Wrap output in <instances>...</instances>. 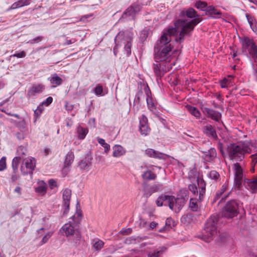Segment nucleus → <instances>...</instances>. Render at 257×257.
Instances as JSON below:
<instances>
[{
	"label": "nucleus",
	"instance_id": "1",
	"mask_svg": "<svg viewBox=\"0 0 257 257\" xmlns=\"http://www.w3.org/2000/svg\"><path fill=\"white\" fill-rule=\"evenodd\" d=\"M179 16L181 18L187 17L192 19L191 21L178 19L175 21L176 27H181L182 30L180 31L179 36L176 38V41L179 43L183 42L185 35H189L192 32L195 27L201 21L200 16L192 8H183L179 10Z\"/></svg>",
	"mask_w": 257,
	"mask_h": 257
},
{
	"label": "nucleus",
	"instance_id": "2",
	"mask_svg": "<svg viewBox=\"0 0 257 257\" xmlns=\"http://www.w3.org/2000/svg\"><path fill=\"white\" fill-rule=\"evenodd\" d=\"M158 48L154 47V59L153 64V71L157 77H162L170 70L171 67L169 63L171 61L172 53L169 46H166L165 50L162 46L159 45Z\"/></svg>",
	"mask_w": 257,
	"mask_h": 257
},
{
	"label": "nucleus",
	"instance_id": "3",
	"mask_svg": "<svg viewBox=\"0 0 257 257\" xmlns=\"http://www.w3.org/2000/svg\"><path fill=\"white\" fill-rule=\"evenodd\" d=\"M227 150L230 160L235 161H242L252 151L249 143L245 141L230 144Z\"/></svg>",
	"mask_w": 257,
	"mask_h": 257
},
{
	"label": "nucleus",
	"instance_id": "4",
	"mask_svg": "<svg viewBox=\"0 0 257 257\" xmlns=\"http://www.w3.org/2000/svg\"><path fill=\"white\" fill-rule=\"evenodd\" d=\"M81 211H76L75 214L72 217V222L69 221L65 223L60 229V231L65 233L67 237L73 236L75 238L76 241L80 240L81 234L79 231L75 228L74 224L79 223L81 220Z\"/></svg>",
	"mask_w": 257,
	"mask_h": 257
},
{
	"label": "nucleus",
	"instance_id": "5",
	"mask_svg": "<svg viewBox=\"0 0 257 257\" xmlns=\"http://www.w3.org/2000/svg\"><path fill=\"white\" fill-rule=\"evenodd\" d=\"M175 27H170L166 31H163V34L160 38V39L156 42L155 46L158 48V46L160 45L162 46V48H164L165 47L169 46L170 49V52L172 53L173 46L171 44L172 36H174L177 32L178 30L180 29L182 30L181 27H176L175 25V22L174 23Z\"/></svg>",
	"mask_w": 257,
	"mask_h": 257
},
{
	"label": "nucleus",
	"instance_id": "6",
	"mask_svg": "<svg viewBox=\"0 0 257 257\" xmlns=\"http://www.w3.org/2000/svg\"><path fill=\"white\" fill-rule=\"evenodd\" d=\"M198 185L199 186V197L198 198L194 197H191L190 199L189 207L190 209L194 212L197 211L200 206V202L203 199L205 194L206 184L202 179L198 180Z\"/></svg>",
	"mask_w": 257,
	"mask_h": 257
},
{
	"label": "nucleus",
	"instance_id": "7",
	"mask_svg": "<svg viewBox=\"0 0 257 257\" xmlns=\"http://www.w3.org/2000/svg\"><path fill=\"white\" fill-rule=\"evenodd\" d=\"M238 206V203L234 200L227 201L222 208V216L228 219L236 216L239 213Z\"/></svg>",
	"mask_w": 257,
	"mask_h": 257
},
{
	"label": "nucleus",
	"instance_id": "8",
	"mask_svg": "<svg viewBox=\"0 0 257 257\" xmlns=\"http://www.w3.org/2000/svg\"><path fill=\"white\" fill-rule=\"evenodd\" d=\"M218 218L217 215L211 216L205 224L203 234L208 238H211L217 233V224Z\"/></svg>",
	"mask_w": 257,
	"mask_h": 257
},
{
	"label": "nucleus",
	"instance_id": "9",
	"mask_svg": "<svg viewBox=\"0 0 257 257\" xmlns=\"http://www.w3.org/2000/svg\"><path fill=\"white\" fill-rule=\"evenodd\" d=\"M189 198L188 195H185L183 198L170 197L168 199V206L175 212H178L185 204Z\"/></svg>",
	"mask_w": 257,
	"mask_h": 257
},
{
	"label": "nucleus",
	"instance_id": "10",
	"mask_svg": "<svg viewBox=\"0 0 257 257\" xmlns=\"http://www.w3.org/2000/svg\"><path fill=\"white\" fill-rule=\"evenodd\" d=\"M36 167V160L35 158H27L23 160V164L21 167L22 173L24 175L28 174H32Z\"/></svg>",
	"mask_w": 257,
	"mask_h": 257
},
{
	"label": "nucleus",
	"instance_id": "11",
	"mask_svg": "<svg viewBox=\"0 0 257 257\" xmlns=\"http://www.w3.org/2000/svg\"><path fill=\"white\" fill-rule=\"evenodd\" d=\"M71 197V190L68 188L65 189L62 192L63 215L67 214L69 211Z\"/></svg>",
	"mask_w": 257,
	"mask_h": 257
},
{
	"label": "nucleus",
	"instance_id": "12",
	"mask_svg": "<svg viewBox=\"0 0 257 257\" xmlns=\"http://www.w3.org/2000/svg\"><path fill=\"white\" fill-rule=\"evenodd\" d=\"M122 39V43L125 44L124 49L126 54L130 55L131 53V45L132 38L130 36H124V32H119L115 38V42H116L118 40Z\"/></svg>",
	"mask_w": 257,
	"mask_h": 257
},
{
	"label": "nucleus",
	"instance_id": "13",
	"mask_svg": "<svg viewBox=\"0 0 257 257\" xmlns=\"http://www.w3.org/2000/svg\"><path fill=\"white\" fill-rule=\"evenodd\" d=\"M201 109L204 114L207 117L216 122H219L221 119V114L219 111L207 107H201Z\"/></svg>",
	"mask_w": 257,
	"mask_h": 257
},
{
	"label": "nucleus",
	"instance_id": "14",
	"mask_svg": "<svg viewBox=\"0 0 257 257\" xmlns=\"http://www.w3.org/2000/svg\"><path fill=\"white\" fill-rule=\"evenodd\" d=\"M139 130L142 135L145 136L149 134L151 128L149 126L148 120L147 117L142 114L139 118Z\"/></svg>",
	"mask_w": 257,
	"mask_h": 257
},
{
	"label": "nucleus",
	"instance_id": "15",
	"mask_svg": "<svg viewBox=\"0 0 257 257\" xmlns=\"http://www.w3.org/2000/svg\"><path fill=\"white\" fill-rule=\"evenodd\" d=\"M243 185L252 193H255L257 190V176L253 177L251 179H244Z\"/></svg>",
	"mask_w": 257,
	"mask_h": 257
},
{
	"label": "nucleus",
	"instance_id": "16",
	"mask_svg": "<svg viewBox=\"0 0 257 257\" xmlns=\"http://www.w3.org/2000/svg\"><path fill=\"white\" fill-rule=\"evenodd\" d=\"M141 9L140 5L136 3L133 4L126 9L123 15L131 17L132 19H134L136 15L140 11Z\"/></svg>",
	"mask_w": 257,
	"mask_h": 257
},
{
	"label": "nucleus",
	"instance_id": "17",
	"mask_svg": "<svg viewBox=\"0 0 257 257\" xmlns=\"http://www.w3.org/2000/svg\"><path fill=\"white\" fill-rule=\"evenodd\" d=\"M202 132L207 137L214 140L218 139L216 132L214 127L211 124H207L202 128Z\"/></svg>",
	"mask_w": 257,
	"mask_h": 257
},
{
	"label": "nucleus",
	"instance_id": "18",
	"mask_svg": "<svg viewBox=\"0 0 257 257\" xmlns=\"http://www.w3.org/2000/svg\"><path fill=\"white\" fill-rule=\"evenodd\" d=\"M245 17L247 19V22L249 25L250 28L252 31L257 34V21L254 16L252 15L246 13L245 14Z\"/></svg>",
	"mask_w": 257,
	"mask_h": 257
},
{
	"label": "nucleus",
	"instance_id": "19",
	"mask_svg": "<svg viewBox=\"0 0 257 257\" xmlns=\"http://www.w3.org/2000/svg\"><path fill=\"white\" fill-rule=\"evenodd\" d=\"M204 11L213 18H220L221 15V12L212 6L207 7Z\"/></svg>",
	"mask_w": 257,
	"mask_h": 257
},
{
	"label": "nucleus",
	"instance_id": "20",
	"mask_svg": "<svg viewBox=\"0 0 257 257\" xmlns=\"http://www.w3.org/2000/svg\"><path fill=\"white\" fill-rule=\"evenodd\" d=\"M146 94L147 95L146 98L147 107L150 111L154 112L156 110V105L155 104L154 100L151 96V93L150 90H149V91H147L146 92Z\"/></svg>",
	"mask_w": 257,
	"mask_h": 257
},
{
	"label": "nucleus",
	"instance_id": "21",
	"mask_svg": "<svg viewBox=\"0 0 257 257\" xmlns=\"http://www.w3.org/2000/svg\"><path fill=\"white\" fill-rule=\"evenodd\" d=\"M78 166L81 170L87 172L91 169V163L85 158L79 162Z\"/></svg>",
	"mask_w": 257,
	"mask_h": 257
},
{
	"label": "nucleus",
	"instance_id": "22",
	"mask_svg": "<svg viewBox=\"0 0 257 257\" xmlns=\"http://www.w3.org/2000/svg\"><path fill=\"white\" fill-rule=\"evenodd\" d=\"M228 183H225L223 184L219 190H218L213 199L212 203H215L217 200L220 198L223 194L228 189Z\"/></svg>",
	"mask_w": 257,
	"mask_h": 257
},
{
	"label": "nucleus",
	"instance_id": "23",
	"mask_svg": "<svg viewBox=\"0 0 257 257\" xmlns=\"http://www.w3.org/2000/svg\"><path fill=\"white\" fill-rule=\"evenodd\" d=\"M217 153L213 148H210L207 152H205L204 155V159L207 162L212 161L216 157Z\"/></svg>",
	"mask_w": 257,
	"mask_h": 257
},
{
	"label": "nucleus",
	"instance_id": "24",
	"mask_svg": "<svg viewBox=\"0 0 257 257\" xmlns=\"http://www.w3.org/2000/svg\"><path fill=\"white\" fill-rule=\"evenodd\" d=\"M145 154L149 157L159 159H163L162 155H164L162 153L156 151L152 149H147L145 151Z\"/></svg>",
	"mask_w": 257,
	"mask_h": 257
},
{
	"label": "nucleus",
	"instance_id": "25",
	"mask_svg": "<svg viewBox=\"0 0 257 257\" xmlns=\"http://www.w3.org/2000/svg\"><path fill=\"white\" fill-rule=\"evenodd\" d=\"M44 89V86L41 84H36L33 85L28 92V95L29 96H33L37 93H40L42 92Z\"/></svg>",
	"mask_w": 257,
	"mask_h": 257
},
{
	"label": "nucleus",
	"instance_id": "26",
	"mask_svg": "<svg viewBox=\"0 0 257 257\" xmlns=\"http://www.w3.org/2000/svg\"><path fill=\"white\" fill-rule=\"evenodd\" d=\"M170 197H174L172 195H162L159 196L157 200L156 203L158 207L162 206L163 205H168V199Z\"/></svg>",
	"mask_w": 257,
	"mask_h": 257
},
{
	"label": "nucleus",
	"instance_id": "27",
	"mask_svg": "<svg viewBox=\"0 0 257 257\" xmlns=\"http://www.w3.org/2000/svg\"><path fill=\"white\" fill-rule=\"evenodd\" d=\"M186 108L188 112L197 119L200 118L201 114L197 108L188 104L186 106Z\"/></svg>",
	"mask_w": 257,
	"mask_h": 257
},
{
	"label": "nucleus",
	"instance_id": "28",
	"mask_svg": "<svg viewBox=\"0 0 257 257\" xmlns=\"http://www.w3.org/2000/svg\"><path fill=\"white\" fill-rule=\"evenodd\" d=\"M47 184L44 181L39 182V186L35 189L37 193L41 195H44L47 191Z\"/></svg>",
	"mask_w": 257,
	"mask_h": 257
},
{
	"label": "nucleus",
	"instance_id": "29",
	"mask_svg": "<svg viewBox=\"0 0 257 257\" xmlns=\"http://www.w3.org/2000/svg\"><path fill=\"white\" fill-rule=\"evenodd\" d=\"M30 4V0H19L17 2L13 4L11 7L10 10L17 9L21 8L25 6H28Z\"/></svg>",
	"mask_w": 257,
	"mask_h": 257
},
{
	"label": "nucleus",
	"instance_id": "30",
	"mask_svg": "<svg viewBox=\"0 0 257 257\" xmlns=\"http://www.w3.org/2000/svg\"><path fill=\"white\" fill-rule=\"evenodd\" d=\"M113 156L114 157H119L125 154V150L120 145H115L113 148Z\"/></svg>",
	"mask_w": 257,
	"mask_h": 257
},
{
	"label": "nucleus",
	"instance_id": "31",
	"mask_svg": "<svg viewBox=\"0 0 257 257\" xmlns=\"http://www.w3.org/2000/svg\"><path fill=\"white\" fill-rule=\"evenodd\" d=\"M77 132L78 134V139L80 140H83L88 134V130L87 128L79 126L77 127Z\"/></svg>",
	"mask_w": 257,
	"mask_h": 257
},
{
	"label": "nucleus",
	"instance_id": "32",
	"mask_svg": "<svg viewBox=\"0 0 257 257\" xmlns=\"http://www.w3.org/2000/svg\"><path fill=\"white\" fill-rule=\"evenodd\" d=\"M166 249V247L164 246L160 247L154 251L149 252L148 254V257H159Z\"/></svg>",
	"mask_w": 257,
	"mask_h": 257
},
{
	"label": "nucleus",
	"instance_id": "33",
	"mask_svg": "<svg viewBox=\"0 0 257 257\" xmlns=\"http://www.w3.org/2000/svg\"><path fill=\"white\" fill-rule=\"evenodd\" d=\"M74 155L72 152H69L66 156L64 162L65 167L70 166L74 161Z\"/></svg>",
	"mask_w": 257,
	"mask_h": 257
},
{
	"label": "nucleus",
	"instance_id": "34",
	"mask_svg": "<svg viewBox=\"0 0 257 257\" xmlns=\"http://www.w3.org/2000/svg\"><path fill=\"white\" fill-rule=\"evenodd\" d=\"M232 168L234 171V177H243L242 169L238 163L234 164Z\"/></svg>",
	"mask_w": 257,
	"mask_h": 257
},
{
	"label": "nucleus",
	"instance_id": "35",
	"mask_svg": "<svg viewBox=\"0 0 257 257\" xmlns=\"http://www.w3.org/2000/svg\"><path fill=\"white\" fill-rule=\"evenodd\" d=\"M142 176L144 180H155L157 177L156 175L150 170L144 172Z\"/></svg>",
	"mask_w": 257,
	"mask_h": 257
},
{
	"label": "nucleus",
	"instance_id": "36",
	"mask_svg": "<svg viewBox=\"0 0 257 257\" xmlns=\"http://www.w3.org/2000/svg\"><path fill=\"white\" fill-rule=\"evenodd\" d=\"M51 83L53 84L54 87L60 85L62 83V79L61 77L58 76L56 74H55L50 80Z\"/></svg>",
	"mask_w": 257,
	"mask_h": 257
},
{
	"label": "nucleus",
	"instance_id": "37",
	"mask_svg": "<svg viewBox=\"0 0 257 257\" xmlns=\"http://www.w3.org/2000/svg\"><path fill=\"white\" fill-rule=\"evenodd\" d=\"M98 143L104 149V152L107 154L110 150V145L105 143V140L100 138H97Z\"/></svg>",
	"mask_w": 257,
	"mask_h": 257
},
{
	"label": "nucleus",
	"instance_id": "38",
	"mask_svg": "<svg viewBox=\"0 0 257 257\" xmlns=\"http://www.w3.org/2000/svg\"><path fill=\"white\" fill-rule=\"evenodd\" d=\"M104 242L99 239H95L93 241L92 246L96 250H100L103 246Z\"/></svg>",
	"mask_w": 257,
	"mask_h": 257
},
{
	"label": "nucleus",
	"instance_id": "39",
	"mask_svg": "<svg viewBox=\"0 0 257 257\" xmlns=\"http://www.w3.org/2000/svg\"><path fill=\"white\" fill-rule=\"evenodd\" d=\"M20 160L21 157H16L13 159L12 164V166L13 171H18V167Z\"/></svg>",
	"mask_w": 257,
	"mask_h": 257
},
{
	"label": "nucleus",
	"instance_id": "40",
	"mask_svg": "<svg viewBox=\"0 0 257 257\" xmlns=\"http://www.w3.org/2000/svg\"><path fill=\"white\" fill-rule=\"evenodd\" d=\"M255 44L252 39L249 38L247 37H244L242 40V44L247 47H250L252 45Z\"/></svg>",
	"mask_w": 257,
	"mask_h": 257
},
{
	"label": "nucleus",
	"instance_id": "41",
	"mask_svg": "<svg viewBox=\"0 0 257 257\" xmlns=\"http://www.w3.org/2000/svg\"><path fill=\"white\" fill-rule=\"evenodd\" d=\"M188 189L193 194V196L192 197H196V196H197L199 194L197 186L195 184H190L188 186Z\"/></svg>",
	"mask_w": 257,
	"mask_h": 257
},
{
	"label": "nucleus",
	"instance_id": "42",
	"mask_svg": "<svg viewBox=\"0 0 257 257\" xmlns=\"http://www.w3.org/2000/svg\"><path fill=\"white\" fill-rule=\"evenodd\" d=\"M249 54L257 59V46L254 44L248 49Z\"/></svg>",
	"mask_w": 257,
	"mask_h": 257
},
{
	"label": "nucleus",
	"instance_id": "43",
	"mask_svg": "<svg viewBox=\"0 0 257 257\" xmlns=\"http://www.w3.org/2000/svg\"><path fill=\"white\" fill-rule=\"evenodd\" d=\"M95 94L97 96H103V87L100 84H98L94 89Z\"/></svg>",
	"mask_w": 257,
	"mask_h": 257
},
{
	"label": "nucleus",
	"instance_id": "44",
	"mask_svg": "<svg viewBox=\"0 0 257 257\" xmlns=\"http://www.w3.org/2000/svg\"><path fill=\"white\" fill-rule=\"evenodd\" d=\"M208 176L210 179L214 180L216 181H217L220 177L219 173L215 170L211 171L208 174Z\"/></svg>",
	"mask_w": 257,
	"mask_h": 257
},
{
	"label": "nucleus",
	"instance_id": "45",
	"mask_svg": "<svg viewBox=\"0 0 257 257\" xmlns=\"http://www.w3.org/2000/svg\"><path fill=\"white\" fill-rule=\"evenodd\" d=\"M243 179V177H234V184L235 187L238 189H240Z\"/></svg>",
	"mask_w": 257,
	"mask_h": 257
},
{
	"label": "nucleus",
	"instance_id": "46",
	"mask_svg": "<svg viewBox=\"0 0 257 257\" xmlns=\"http://www.w3.org/2000/svg\"><path fill=\"white\" fill-rule=\"evenodd\" d=\"M175 225V222L171 218H167L166 220V227L171 229Z\"/></svg>",
	"mask_w": 257,
	"mask_h": 257
},
{
	"label": "nucleus",
	"instance_id": "47",
	"mask_svg": "<svg viewBox=\"0 0 257 257\" xmlns=\"http://www.w3.org/2000/svg\"><path fill=\"white\" fill-rule=\"evenodd\" d=\"M44 110V106L42 104H40L37 108V109L34 111V114L36 116V117H39L43 110Z\"/></svg>",
	"mask_w": 257,
	"mask_h": 257
},
{
	"label": "nucleus",
	"instance_id": "48",
	"mask_svg": "<svg viewBox=\"0 0 257 257\" xmlns=\"http://www.w3.org/2000/svg\"><path fill=\"white\" fill-rule=\"evenodd\" d=\"M7 168L6 158L3 157L0 160V171H3Z\"/></svg>",
	"mask_w": 257,
	"mask_h": 257
},
{
	"label": "nucleus",
	"instance_id": "49",
	"mask_svg": "<svg viewBox=\"0 0 257 257\" xmlns=\"http://www.w3.org/2000/svg\"><path fill=\"white\" fill-rule=\"evenodd\" d=\"M231 81L227 78H224L220 81V85L222 88H226L230 84Z\"/></svg>",
	"mask_w": 257,
	"mask_h": 257
},
{
	"label": "nucleus",
	"instance_id": "50",
	"mask_svg": "<svg viewBox=\"0 0 257 257\" xmlns=\"http://www.w3.org/2000/svg\"><path fill=\"white\" fill-rule=\"evenodd\" d=\"M17 152L19 155H26L27 153V150L24 146H20L17 149Z\"/></svg>",
	"mask_w": 257,
	"mask_h": 257
},
{
	"label": "nucleus",
	"instance_id": "51",
	"mask_svg": "<svg viewBox=\"0 0 257 257\" xmlns=\"http://www.w3.org/2000/svg\"><path fill=\"white\" fill-rule=\"evenodd\" d=\"M195 7H196L197 9H202L205 8H207V4L205 2H201V1H198L196 3L195 5Z\"/></svg>",
	"mask_w": 257,
	"mask_h": 257
},
{
	"label": "nucleus",
	"instance_id": "52",
	"mask_svg": "<svg viewBox=\"0 0 257 257\" xmlns=\"http://www.w3.org/2000/svg\"><path fill=\"white\" fill-rule=\"evenodd\" d=\"M52 232H48L46 234H45L42 238V240L41 241V244H43L44 243H46L52 236Z\"/></svg>",
	"mask_w": 257,
	"mask_h": 257
},
{
	"label": "nucleus",
	"instance_id": "53",
	"mask_svg": "<svg viewBox=\"0 0 257 257\" xmlns=\"http://www.w3.org/2000/svg\"><path fill=\"white\" fill-rule=\"evenodd\" d=\"M132 232V229L131 228H122L120 231V233L123 235H128Z\"/></svg>",
	"mask_w": 257,
	"mask_h": 257
},
{
	"label": "nucleus",
	"instance_id": "54",
	"mask_svg": "<svg viewBox=\"0 0 257 257\" xmlns=\"http://www.w3.org/2000/svg\"><path fill=\"white\" fill-rule=\"evenodd\" d=\"M18 172V171H13L11 174V179L13 182L16 181L20 178V176L17 175Z\"/></svg>",
	"mask_w": 257,
	"mask_h": 257
},
{
	"label": "nucleus",
	"instance_id": "55",
	"mask_svg": "<svg viewBox=\"0 0 257 257\" xmlns=\"http://www.w3.org/2000/svg\"><path fill=\"white\" fill-rule=\"evenodd\" d=\"M53 101V98L51 96H49L47 97L42 103L41 104L44 106V105L48 106H49Z\"/></svg>",
	"mask_w": 257,
	"mask_h": 257
},
{
	"label": "nucleus",
	"instance_id": "56",
	"mask_svg": "<svg viewBox=\"0 0 257 257\" xmlns=\"http://www.w3.org/2000/svg\"><path fill=\"white\" fill-rule=\"evenodd\" d=\"M250 158L251 159V165L255 166L257 164V153L251 155Z\"/></svg>",
	"mask_w": 257,
	"mask_h": 257
},
{
	"label": "nucleus",
	"instance_id": "57",
	"mask_svg": "<svg viewBox=\"0 0 257 257\" xmlns=\"http://www.w3.org/2000/svg\"><path fill=\"white\" fill-rule=\"evenodd\" d=\"M26 52L23 51L20 53H15L11 55V57H15L17 58H24L26 56Z\"/></svg>",
	"mask_w": 257,
	"mask_h": 257
},
{
	"label": "nucleus",
	"instance_id": "58",
	"mask_svg": "<svg viewBox=\"0 0 257 257\" xmlns=\"http://www.w3.org/2000/svg\"><path fill=\"white\" fill-rule=\"evenodd\" d=\"M49 187L51 189H53L54 187L57 186V183L55 180L53 179H50L48 181Z\"/></svg>",
	"mask_w": 257,
	"mask_h": 257
},
{
	"label": "nucleus",
	"instance_id": "59",
	"mask_svg": "<svg viewBox=\"0 0 257 257\" xmlns=\"http://www.w3.org/2000/svg\"><path fill=\"white\" fill-rule=\"evenodd\" d=\"M217 148L219 150L220 153L222 155H223L224 152V150H223V144L221 142H219L218 143V144H217Z\"/></svg>",
	"mask_w": 257,
	"mask_h": 257
},
{
	"label": "nucleus",
	"instance_id": "60",
	"mask_svg": "<svg viewBox=\"0 0 257 257\" xmlns=\"http://www.w3.org/2000/svg\"><path fill=\"white\" fill-rule=\"evenodd\" d=\"M181 197H180L179 198H183V197H185V195H188V191L186 190H184V189H183V190H181Z\"/></svg>",
	"mask_w": 257,
	"mask_h": 257
},
{
	"label": "nucleus",
	"instance_id": "61",
	"mask_svg": "<svg viewBox=\"0 0 257 257\" xmlns=\"http://www.w3.org/2000/svg\"><path fill=\"white\" fill-rule=\"evenodd\" d=\"M14 191L18 193V194L20 196L22 194L21 193V188L19 186H17L16 187V188L15 189V190Z\"/></svg>",
	"mask_w": 257,
	"mask_h": 257
},
{
	"label": "nucleus",
	"instance_id": "62",
	"mask_svg": "<svg viewBox=\"0 0 257 257\" xmlns=\"http://www.w3.org/2000/svg\"><path fill=\"white\" fill-rule=\"evenodd\" d=\"M92 16H93V14L84 15V16H82V17L81 18V21H83L84 19L89 18Z\"/></svg>",
	"mask_w": 257,
	"mask_h": 257
},
{
	"label": "nucleus",
	"instance_id": "63",
	"mask_svg": "<svg viewBox=\"0 0 257 257\" xmlns=\"http://www.w3.org/2000/svg\"><path fill=\"white\" fill-rule=\"evenodd\" d=\"M45 229L44 228H41L37 230L38 234L40 235L39 237H40L42 234V232H44Z\"/></svg>",
	"mask_w": 257,
	"mask_h": 257
},
{
	"label": "nucleus",
	"instance_id": "64",
	"mask_svg": "<svg viewBox=\"0 0 257 257\" xmlns=\"http://www.w3.org/2000/svg\"><path fill=\"white\" fill-rule=\"evenodd\" d=\"M157 225V223L156 222L153 221L150 223V226L151 228L153 229Z\"/></svg>",
	"mask_w": 257,
	"mask_h": 257
}]
</instances>
